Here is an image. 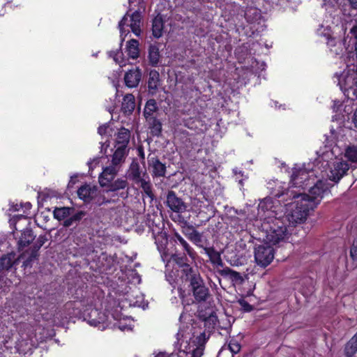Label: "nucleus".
Returning a JSON list of instances; mask_svg holds the SVG:
<instances>
[{
	"instance_id": "obj_47",
	"label": "nucleus",
	"mask_w": 357,
	"mask_h": 357,
	"mask_svg": "<svg viewBox=\"0 0 357 357\" xmlns=\"http://www.w3.org/2000/svg\"><path fill=\"white\" fill-rule=\"evenodd\" d=\"M75 222H76L75 221V220L73 218V217H70L67 219H66L63 222V226L66 227H70L72 226Z\"/></svg>"
},
{
	"instance_id": "obj_52",
	"label": "nucleus",
	"mask_w": 357,
	"mask_h": 357,
	"mask_svg": "<svg viewBox=\"0 0 357 357\" xmlns=\"http://www.w3.org/2000/svg\"><path fill=\"white\" fill-rule=\"evenodd\" d=\"M352 9L357 10V0H347Z\"/></svg>"
},
{
	"instance_id": "obj_48",
	"label": "nucleus",
	"mask_w": 357,
	"mask_h": 357,
	"mask_svg": "<svg viewBox=\"0 0 357 357\" xmlns=\"http://www.w3.org/2000/svg\"><path fill=\"white\" fill-rule=\"evenodd\" d=\"M351 38L357 42V25H354L350 30Z\"/></svg>"
},
{
	"instance_id": "obj_23",
	"label": "nucleus",
	"mask_w": 357,
	"mask_h": 357,
	"mask_svg": "<svg viewBox=\"0 0 357 357\" xmlns=\"http://www.w3.org/2000/svg\"><path fill=\"white\" fill-rule=\"evenodd\" d=\"M135 108V98L131 93H128L123 98L121 112L125 116L130 115Z\"/></svg>"
},
{
	"instance_id": "obj_30",
	"label": "nucleus",
	"mask_w": 357,
	"mask_h": 357,
	"mask_svg": "<svg viewBox=\"0 0 357 357\" xmlns=\"http://www.w3.org/2000/svg\"><path fill=\"white\" fill-rule=\"evenodd\" d=\"M126 52L128 56L132 59H136L139 56V42L136 39H131L127 42Z\"/></svg>"
},
{
	"instance_id": "obj_24",
	"label": "nucleus",
	"mask_w": 357,
	"mask_h": 357,
	"mask_svg": "<svg viewBox=\"0 0 357 357\" xmlns=\"http://www.w3.org/2000/svg\"><path fill=\"white\" fill-rule=\"evenodd\" d=\"M150 134L153 137H160L162 132V123L156 116L146 120Z\"/></svg>"
},
{
	"instance_id": "obj_5",
	"label": "nucleus",
	"mask_w": 357,
	"mask_h": 357,
	"mask_svg": "<svg viewBox=\"0 0 357 357\" xmlns=\"http://www.w3.org/2000/svg\"><path fill=\"white\" fill-rule=\"evenodd\" d=\"M209 337V335H206L205 331H195L189 340L181 344L176 355L167 356L165 353L160 352L155 357H202Z\"/></svg>"
},
{
	"instance_id": "obj_29",
	"label": "nucleus",
	"mask_w": 357,
	"mask_h": 357,
	"mask_svg": "<svg viewBox=\"0 0 357 357\" xmlns=\"http://www.w3.org/2000/svg\"><path fill=\"white\" fill-rule=\"evenodd\" d=\"M158 107L155 99H149L146 101L143 112V115L146 120L155 116V114L158 112Z\"/></svg>"
},
{
	"instance_id": "obj_40",
	"label": "nucleus",
	"mask_w": 357,
	"mask_h": 357,
	"mask_svg": "<svg viewBox=\"0 0 357 357\" xmlns=\"http://www.w3.org/2000/svg\"><path fill=\"white\" fill-rule=\"evenodd\" d=\"M350 257L353 260V261L357 262V237L355 238L353 241L351 246L350 248Z\"/></svg>"
},
{
	"instance_id": "obj_41",
	"label": "nucleus",
	"mask_w": 357,
	"mask_h": 357,
	"mask_svg": "<svg viewBox=\"0 0 357 357\" xmlns=\"http://www.w3.org/2000/svg\"><path fill=\"white\" fill-rule=\"evenodd\" d=\"M238 303L245 312H249L253 310L252 305L243 298L239 299Z\"/></svg>"
},
{
	"instance_id": "obj_17",
	"label": "nucleus",
	"mask_w": 357,
	"mask_h": 357,
	"mask_svg": "<svg viewBox=\"0 0 357 357\" xmlns=\"http://www.w3.org/2000/svg\"><path fill=\"white\" fill-rule=\"evenodd\" d=\"M142 70L139 67L133 68L125 73L124 82L128 88H136L142 79Z\"/></svg>"
},
{
	"instance_id": "obj_42",
	"label": "nucleus",
	"mask_w": 357,
	"mask_h": 357,
	"mask_svg": "<svg viewBox=\"0 0 357 357\" xmlns=\"http://www.w3.org/2000/svg\"><path fill=\"white\" fill-rule=\"evenodd\" d=\"M109 54L111 56L113 57V59L116 61V63H119L121 66L126 65V63L123 59L121 61H119V59H118L119 56H121V55H123V53L121 52L112 51V52H110Z\"/></svg>"
},
{
	"instance_id": "obj_14",
	"label": "nucleus",
	"mask_w": 357,
	"mask_h": 357,
	"mask_svg": "<svg viewBox=\"0 0 357 357\" xmlns=\"http://www.w3.org/2000/svg\"><path fill=\"white\" fill-rule=\"evenodd\" d=\"M167 207L175 213H181L186 211L187 205L182 198L179 197L174 190H168L166 200L164 202Z\"/></svg>"
},
{
	"instance_id": "obj_51",
	"label": "nucleus",
	"mask_w": 357,
	"mask_h": 357,
	"mask_svg": "<svg viewBox=\"0 0 357 357\" xmlns=\"http://www.w3.org/2000/svg\"><path fill=\"white\" fill-rule=\"evenodd\" d=\"M327 38V45L329 47H334L335 45V39L331 36H328Z\"/></svg>"
},
{
	"instance_id": "obj_43",
	"label": "nucleus",
	"mask_w": 357,
	"mask_h": 357,
	"mask_svg": "<svg viewBox=\"0 0 357 357\" xmlns=\"http://www.w3.org/2000/svg\"><path fill=\"white\" fill-rule=\"evenodd\" d=\"M342 106V102L340 100H333V104L332 106L333 112H338L339 111H340Z\"/></svg>"
},
{
	"instance_id": "obj_16",
	"label": "nucleus",
	"mask_w": 357,
	"mask_h": 357,
	"mask_svg": "<svg viewBox=\"0 0 357 357\" xmlns=\"http://www.w3.org/2000/svg\"><path fill=\"white\" fill-rule=\"evenodd\" d=\"M349 169V164L345 161L335 162L331 169L328 178L331 181L338 183L347 174Z\"/></svg>"
},
{
	"instance_id": "obj_49",
	"label": "nucleus",
	"mask_w": 357,
	"mask_h": 357,
	"mask_svg": "<svg viewBox=\"0 0 357 357\" xmlns=\"http://www.w3.org/2000/svg\"><path fill=\"white\" fill-rule=\"evenodd\" d=\"M228 271L229 272L230 275L231 276V278H233L234 279H238V278H241V277L238 272L233 271V270H231L230 268L228 269Z\"/></svg>"
},
{
	"instance_id": "obj_8",
	"label": "nucleus",
	"mask_w": 357,
	"mask_h": 357,
	"mask_svg": "<svg viewBox=\"0 0 357 357\" xmlns=\"http://www.w3.org/2000/svg\"><path fill=\"white\" fill-rule=\"evenodd\" d=\"M328 192H330L328 184L325 181L319 180L312 187H310L309 194L297 193L293 195V198H305V200L309 201L310 204L316 208L321 202L324 195Z\"/></svg>"
},
{
	"instance_id": "obj_35",
	"label": "nucleus",
	"mask_w": 357,
	"mask_h": 357,
	"mask_svg": "<svg viewBox=\"0 0 357 357\" xmlns=\"http://www.w3.org/2000/svg\"><path fill=\"white\" fill-rule=\"evenodd\" d=\"M344 156L352 162H357V146H349L345 150Z\"/></svg>"
},
{
	"instance_id": "obj_12",
	"label": "nucleus",
	"mask_w": 357,
	"mask_h": 357,
	"mask_svg": "<svg viewBox=\"0 0 357 357\" xmlns=\"http://www.w3.org/2000/svg\"><path fill=\"white\" fill-rule=\"evenodd\" d=\"M305 168H294L291 176V183L295 188H301L303 190L310 187L313 183L310 182V175Z\"/></svg>"
},
{
	"instance_id": "obj_58",
	"label": "nucleus",
	"mask_w": 357,
	"mask_h": 357,
	"mask_svg": "<svg viewBox=\"0 0 357 357\" xmlns=\"http://www.w3.org/2000/svg\"><path fill=\"white\" fill-rule=\"evenodd\" d=\"M2 277V273H0V280H1Z\"/></svg>"
},
{
	"instance_id": "obj_3",
	"label": "nucleus",
	"mask_w": 357,
	"mask_h": 357,
	"mask_svg": "<svg viewBox=\"0 0 357 357\" xmlns=\"http://www.w3.org/2000/svg\"><path fill=\"white\" fill-rule=\"evenodd\" d=\"M116 269V259L100 250L91 251V292L94 291L95 284L108 283L109 275Z\"/></svg>"
},
{
	"instance_id": "obj_1",
	"label": "nucleus",
	"mask_w": 357,
	"mask_h": 357,
	"mask_svg": "<svg viewBox=\"0 0 357 357\" xmlns=\"http://www.w3.org/2000/svg\"><path fill=\"white\" fill-rule=\"evenodd\" d=\"M99 145L100 155L94 157L91 160V170L101 163L102 172L98 176L100 185L102 188H105L107 192H114L120 190L128 189V182L127 179L118 178L114 180L126 160L110 155V164L109 165H105L104 163L109 161L107 151L109 146V143L108 141L100 142Z\"/></svg>"
},
{
	"instance_id": "obj_27",
	"label": "nucleus",
	"mask_w": 357,
	"mask_h": 357,
	"mask_svg": "<svg viewBox=\"0 0 357 357\" xmlns=\"http://www.w3.org/2000/svg\"><path fill=\"white\" fill-rule=\"evenodd\" d=\"M48 241L47 235H40L37 238L30 257L23 263V266H27L33 259L36 258L38 250Z\"/></svg>"
},
{
	"instance_id": "obj_20",
	"label": "nucleus",
	"mask_w": 357,
	"mask_h": 357,
	"mask_svg": "<svg viewBox=\"0 0 357 357\" xmlns=\"http://www.w3.org/2000/svg\"><path fill=\"white\" fill-rule=\"evenodd\" d=\"M183 234L192 242L198 244L202 242L201 234L195 228L190 225L187 222L181 226Z\"/></svg>"
},
{
	"instance_id": "obj_31",
	"label": "nucleus",
	"mask_w": 357,
	"mask_h": 357,
	"mask_svg": "<svg viewBox=\"0 0 357 357\" xmlns=\"http://www.w3.org/2000/svg\"><path fill=\"white\" fill-rule=\"evenodd\" d=\"M109 202V200L106 199L105 196L102 195L100 192H97V189L95 186L91 187V207L93 205L101 206Z\"/></svg>"
},
{
	"instance_id": "obj_55",
	"label": "nucleus",
	"mask_w": 357,
	"mask_h": 357,
	"mask_svg": "<svg viewBox=\"0 0 357 357\" xmlns=\"http://www.w3.org/2000/svg\"><path fill=\"white\" fill-rule=\"evenodd\" d=\"M113 317H114V319H121L119 314H116V316L114 314Z\"/></svg>"
},
{
	"instance_id": "obj_46",
	"label": "nucleus",
	"mask_w": 357,
	"mask_h": 357,
	"mask_svg": "<svg viewBox=\"0 0 357 357\" xmlns=\"http://www.w3.org/2000/svg\"><path fill=\"white\" fill-rule=\"evenodd\" d=\"M90 324H91V326H98V328H100V327H102V329L105 328V323L104 321L102 322H100L99 321H96L95 319H93V320H91V322H90Z\"/></svg>"
},
{
	"instance_id": "obj_22",
	"label": "nucleus",
	"mask_w": 357,
	"mask_h": 357,
	"mask_svg": "<svg viewBox=\"0 0 357 357\" xmlns=\"http://www.w3.org/2000/svg\"><path fill=\"white\" fill-rule=\"evenodd\" d=\"M20 257H17L14 252H10L0 257V270L8 271L18 263Z\"/></svg>"
},
{
	"instance_id": "obj_39",
	"label": "nucleus",
	"mask_w": 357,
	"mask_h": 357,
	"mask_svg": "<svg viewBox=\"0 0 357 357\" xmlns=\"http://www.w3.org/2000/svg\"><path fill=\"white\" fill-rule=\"evenodd\" d=\"M228 347L233 354H236L241 351V345L237 340L231 338L229 340Z\"/></svg>"
},
{
	"instance_id": "obj_44",
	"label": "nucleus",
	"mask_w": 357,
	"mask_h": 357,
	"mask_svg": "<svg viewBox=\"0 0 357 357\" xmlns=\"http://www.w3.org/2000/svg\"><path fill=\"white\" fill-rule=\"evenodd\" d=\"M137 151L138 156L142 160V161L144 162L145 160V153H144V147L142 145H140L137 148Z\"/></svg>"
},
{
	"instance_id": "obj_50",
	"label": "nucleus",
	"mask_w": 357,
	"mask_h": 357,
	"mask_svg": "<svg viewBox=\"0 0 357 357\" xmlns=\"http://www.w3.org/2000/svg\"><path fill=\"white\" fill-rule=\"evenodd\" d=\"M84 215V213L82 212H78L76 214L73 215L72 217L75 220V221L77 222L79 221Z\"/></svg>"
},
{
	"instance_id": "obj_53",
	"label": "nucleus",
	"mask_w": 357,
	"mask_h": 357,
	"mask_svg": "<svg viewBox=\"0 0 357 357\" xmlns=\"http://www.w3.org/2000/svg\"><path fill=\"white\" fill-rule=\"evenodd\" d=\"M75 177L72 176L70 178V181L68 183V187H71L73 184H75Z\"/></svg>"
},
{
	"instance_id": "obj_2",
	"label": "nucleus",
	"mask_w": 357,
	"mask_h": 357,
	"mask_svg": "<svg viewBox=\"0 0 357 357\" xmlns=\"http://www.w3.org/2000/svg\"><path fill=\"white\" fill-rule=\"evenodd\" d=\"M167 280L171 284L176 283L178 278L183 282L188 283L189 291L197 303L205 302L210 297L209 289L206 286L197 265L181 270L169 269L165 271Z\"/></svg>"
},
{
	"instance_id": "obj_54",
	"label": "nucleus",
	"mask_w": 357,
	"mask_h": 357,
	"mask_svg": "<svg viewBox=\"0 0 357 357\" xmlns=\"http://www.w3.org/2000/svg\"><path fill=\"white\" fill-rule=\"evenodd\" d=\"M354 341L357 342V332L355 333V335L351 337Z\"/></svg>"
},
{
	"instance_id": "obj_4",
	"label": "nucleus",
	"mask_w": 357,
	"mask_h": 357,
	"mask_svg": "<svg viewBox=\"0 0 357 357\" xmlns=\"http://www.w3.org/2000/svg\"><path fill=\"white\" fill-rule=\"evenodd\" d=\"M169 244L173 245L174 248L170 252H165V255L169 257L168 263L172 261L176 266L174 271L197 265V252L179 234L174 233L169 240Z\"/></svg>"
},
{
	"instance_id": "obj_56",
	"label": "nucleus",
	"mask_w": 357,
	"mask_h": 357,
	"mask_svg": "<svg viewBox=\"0 0 357 357\" xmlns=\"http://www.w3.org/2000/svg\"><path fill=\"white\" fill-rule=\"evenodd\" d=\"M31 206V204L30 203H26V207H29Z\"/></svg>"
},
{
	"instance_id": "obj_37",
	"label": "nucleus",
	"mask_w": 357,
	"mask_h": 357,
	"mask_svg": "<svg viewBox=\"0 0 357 357\" xmlns=\"http://www.w3.org/2000/svg\"><path fill=\"white\" fill-rule=\"evenodd\" d=\"M204 321L205 327L214 328L218 322V317L215 312H212L204 319Z\"/></svg>"
},
{
	"instance_id": "obj_19",
	"label": "nucleus",
	"mask_w": 357,
	"mask_h": 357,
	"mask_svg": "<svg viewBox=\"0 0 357 357\" xmlns=\"http://www.w3.org/2000/svg\"><path fill=\"white\" fill-rule=\"evenodd\" d=\"M160 43H155L150 44L148 48V60L150 66L156 67L158 66L161 55L160 52Z\"/></svg>"
},
{
	"instance_id": "obj_9",
	"label": "nucleus",
	"mask_w": 357,
	"mask_h": 357,
	"mask_svg": "<svg viewBox=\"0 0 357 357\" xmlns=\"http://www.w3.org/2000/svg\"><path fill=\"white\" fill-rule=\"evenodd\" d=\"M286 224L280 219H275L266 231V239L268 243L276 245L283 242L289 237Z\"/></svg>"
},
{
	"instance_id": "obj_18",
	"label": "nucleus",
	"mask_w": 357,
	"mask_h": 357,
	"mask_svg": "<svg viewBox=\"0 0 357 357\" xmlns=\"http://www.w3.org/2000/svg\"><path fill=\"white\" fill-rule=\"evenodd\" d=\"M151 176L153 178L165 176L166 165L158 157H152L148 160Z\"/></svg>"
},
{
	"instance_id": "obj_15",
	"label": "nucleus",
	"mask_w": 357,
	"mask_h": 357,
	"mask_svg": "<svg viewBox=\"0 0 357 357\" xmlns=\"http://www.w3.org/2000/svg\"><path fill=\"white\" fill-rule=\"evenodd\" d=\"M146 175V171L143 172L137 158H133L126 171V179H128L135 184L139 185Z\"/></svg>"
},
{
	"instance_id": "obj_36",
	"label": "nucleus",
	"mask_w": 357,
	"mask_h": 357,
	"mask_svg": "<svg viewBox=\"0 0 357 357\" xmlns=\"http://www.w3.org/2000/svg\"><path fill=\"white\" fill-rule=\"evenodd\" d=\"M98 133L102 137H106L109 138V137H110L112 133V129L111 128L109 123H106L100 126L98 128ZM106 141L109 142L108 139H107L105 142Z\"/></svg>"
},
{
	"instance_id": "obj_33",
	"label": "nucleus",
	"mask_w": 357,
	"mask_h": 357,
	"mask_svg": "<svg viewBox=\"0 0 357 357\" xmlns=\"http://www.w3.org/2000/svg\"><path fill=\"white\" fill-rule=\"evenodd\" d=\"M141 188L145 195H146L151 199L155 197L154 193L152 190V185L149 181H146L144 178L139 182Z\"/></svg>"
},
{
	"instance_id": "obj_25",
	"label": "nucleus",
	"mask_w": 357,
	"mask_h": 357,
	"mask_svg": "<svg viewBox=\"0 0 357 357\" xmlns=\"http://www.w3.org/2000/svg\"><path fill=\"white\" fill-rule=\"evenodd\" d=\"M36 236L33 235V231L29 228L24 229L21 236L19 238L17 245L20 250L24 249L28 246L35 238Z\"/></svg>"
},
{
	"instance_id": "obj_26",
	"label": "nucleus",
	"mask_w": 357,
	"mask_h": 357,
	"mask_svg": "<svg viewBox=\"0 0 357 357\" xmlns=\"http://www.w3.org/2000/svg\"><path fill=\"white\" fill-rule=\"evenodd\" d=\"M160 74L156 70H151L149 74L148 89L149 93L155 94L160 84Z\"/></svg>"
},
{
	"instance_id": "obj_34",
	"label": "nucleus",
	"mask_w": 357,
	"mask_h": 357,
	"mask_svg": "<svg viewBox=\"0 0 357 357\" xmlns=\"http://www.w3.org/2000/svg\"><path fill=\"white\" fill-rule=\"evenodd\" d=\"M70 210L68 207L56 208L54 211V217L59 220L65 219L70 215Z\"/></svg>"
},
{
	"instance_id": "obj_38",
	"label": "nucleus",
	"mask_w": 357,
	"mask_h": 357,
	"mask_svg": "<svg viewBox=\"0 0 357 357\" xmlns=\"http://www.w3.org/2000/svg\"><path fill=\"white\" fill-rule=\"evenodd\" d=\"M77 195L80 199L85 202H88L89 199V186L88 185H84L80 187L77 190Z\"/></svg>"
},
{
	"instance_id": "obj_7",
	"label": "nucleus",
	"mask_w": 357,
	"mask_h": 357,
	"mask_svg": "<svg viewBox=\"0 0 357 357\" xmlns=\"http://www.w3.org/2000/svg\"><path fill=\"white\" fill-rule=\"evenodd\" d=\"M131 132L125 127H121L114 134V148L112 149V155L126 160L130 152L129 143Z\"/></svg>"
},
{
	"instance_id": "obj_21",
	"label": "nucleus",
	"mask_w": 357,
	"mask_h": 357,
	"mask_svg": "<svg viewBox=\"0 0 357 357\" xmlns=\"http://www.w3.org/2000/svg\"><path fill=\"white\" fill-rule=\"evenodd\" d=\"M165 21L161 14H158L152 20L151 32L155 38H160L164 31Z\"/></svg>"
},
{
	"instance_id": "obj_32",
	"label": "nucleus",
	"mask_w": 357,
	"mask_h": 357,
	"mask_svg": "<svg viewBox=\"0 0 357 357\" xmlns=\"http://www.w3.org/2000/svg\"><path fill=\"white\" fill-rule=\"evenodd\" d=\"M344 355L347 357H352L357 352V342L351 338L344 347Z\"/></svg>"
},
{
	"instance_id": "obj_57",
	"label": "nucleus",
	"mask_w": 357,
	"mask_h": 357,
	"mask_svg": "<svg viewBox=\"0 0 357 357\" xmlns=\"http://www.w3.org/2000/svg\"><path fill=\"white\" fill-rule=\"evenodd\" d=\"M31 206V204L30 203H26V207H29Z\"/></svg>"
},
{
	"instance_id": "obj_10",
	"label": "nucleus",
	"mask_w": 357,
	"mask_h": 357,
	"mask_svg": "<svg viewBox=\"0 0 357 357\" xmlns=\"http://www.w3.org/2000/svg\"><path fill=\"white\" fill-rule=\"evenodd\" d=\"M298 199L294 208L287 216V220L293 224L303 222L309 215L310 212L315 208L305 198L299 197Z\"/></svg>"
},
{
	"instance_id": "obj_6",
	"label": "nucleus",
	"mask_w": 357,
	"mask_h": 357,
	"mask_svg": "<svg viewBox=\"0 0 357 357\" xmlns=\"http://www.w3.org/2000/svg\"><path fill=\"white\" fill-rule=\"evenodd\" d=\"M129 11L134 10L129 15L128 12L119 22V29L121 36L126 31L124 26H130L133 33L139 36L141 33L142 13L145 11L146 3L144 0H128Z\"/></svg>"
},
{
	"instance_id": "obj_11",
	"label": "nucleus",
	"mask_w": 357,
	"mask_h": 357,
	"mask_svg": "<svg viewBox=\"0 0 357 357\" xmlns=\"http://www.w3.org/2000/svg\"><path fill=\"white\" fill-rule=\"evenodd\" d=\"M274 258V249L271 245H259L255 248V260L257 265L266 268Z\"/></svg>"
},
{
	"instance_id": "obj_28",
	"label": "nucleus",
	"mask_w": 357,
	"mask_h": 357,
	"mask_svg": "<svg viewBox=\"0 0 357 357\" xmlns=\"http://www.w3.org/2000/svg\"><path fill=\"white\" fill-rule=\"evenodd\" d=\"M205 253L208 255L212 264L222 267L223 262L221 259L220 252L213 247H207L204 248Z\"/></svg>"
},
{
	"instance_id": "obj_45",
	"label": "nucleus",
	"mask_w": 357,
	"mask_h": 357,
	"mask_svg": "<svg viewBox=\"0 0 357 357\" xmlns=\"http://www.w3.org/2000/svg\"><path fill=\"white\" fill-rule=\"evenodd\" d=\"M352 129L357 132V108L354 110L353 116H352Z\"/></svg>"
},
{
	"instance_id": "obj_13",
	"label": "nucleus",
	"mask_w": 357,
	"mask_h": 357,
	"mask_svg": "<svg viewBox=\"0 0 357 357\" xmlns=\"http://www.w3.org/2000/svg\"><path fill=\"white\" fill-rule=\"evenodd\" d=\"M152 235L155 239V243L157 245V248L161 253V257H162L163 261H167V263L166 264V267L168 266V268H169V263H168L169 257H165V252H170V251H171L168 248H167V244L169 243V241H168V238H167V233L158 227L157 232H155L153 229ZM166 270H167V268L165 269V271Z\"/></svg>"
}]
</instances>
